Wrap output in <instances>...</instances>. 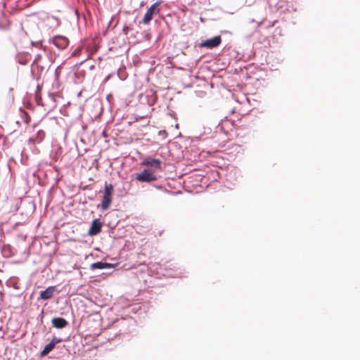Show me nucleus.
Returning a JSON list of instances; mask_svg holds the SVG:
<instances>
[{"instance_id": "nucleus-25", "label": "nucleus", "mask_w": 360, "mask_h": 360, "mask_svg": "<svg viewBox=\"0 0 360 360\" xmlns=\"http://www.w3.org/2000/svg\"><path fill=\"white\" fill-rule=\"evenodd\" d=\"M154 186L158 189V190H161L162 188V185H154Z\"/></svg>"}, {"instance_id": "nucleus-13", "label": "nucleus", "mask_w": 360, "mask_h": 360, "mask_svg": "<svg viewBox=\"0 0 360 360\" xmlns=\"http://www.w3.org/2000/svg\"><path fill=\"white\" fill-rule=\"evenodd\" d=\"M84 77V71L74 72L73 82L75 84H79V83L82 82V80Z\"/></svg>"}, {"instance_id": "nucleus-15", "label": "nucleus", "mask_w": 360, "mask_h": 360, "mask_svg": "<svg viewBox=\"0 0 360 360\" xmlns=\"http://www.w3.org/2000/svg\"><path fill=\"white\" fill-rule=\"evenodd\" d=\"M113 191H114L113 185L111 184H108L105 182L103 192L105 193H108V194H110V195H112Z\"/></svg>"}, {"instance_id": "nucleus-10", "label": "nucleus", "mask_w": 360, "mask_h": 360, "mask_svg": "<svg viewBox=\"0 0 360 360\" xmlns=\"http://www.w3.org/2000/svg\"><path fill=\"white\" fill-rule=\"evenodd\" d=\"M51 323L52 326L56 329H63L69 325L68 321L65 319L59 316L53 317Z\"/></svg>"}, {"instance_id": "nucleus-31", "label": "nucleus", "mask_w": 360, "mask_h": 360, "mask_svg": "<svg viewBox=\"0 0 360 360\" xmlns=\"http://www.w3.org/2000/svg\"><path fill=\"white\" fill-rule=\"evenodd\" d=\"M37 44V42H34V41H32V42H31V44H32V46H34V45H35V44Z\"/></svg>"}, {"instance_id": "nucleus-6", "label": "nucleus", "mask_w": 360, "mask_h": 360, "mask_svg": "<svg viewBox=\"0 0 360 360\" xmlns=\"http://www.w3.org/2000/svg\"><path fill=\"white\" fill-rule=\"evenodd\" d=\"M58 49L63 50L65 49L69 44V40L67 37L61 35H56L50 39Z\"/></svg>"}, {"instance_id": "nucleus-3", "label": "nucleus", "mask_w": 360, "mask_h": 360, "mask_svg": "<svg viewBox=\"0 0 360 360\" xmlns=\"http://www.w3.org/2000/svg\"><path fill=\"white\" fill-rule=\"evenodd\" d=\"M140 165L156 173L158 171L162 170V162L160 159L146 156L142 159Z\"/></svg>"}, {"instance_id": "nucleus-17", "label": "nucleus", "mask_w": 360, "mask_h": 360, "mask_svg": "<svg viewBox=\"0 0 360 360\" xmlns=\"http://www.w3.org/2000/svg\"><path fill=\"white\" fill-rule=\"evenodd\" d=\"M60 67H61V65H58L55 70V72H54L55 80L59 79Z\"/></svg>"}, {"instance_id": "nucleus-21", "label": "nucleus", "mask_w": 360, "mask_h": 360, "mask_svg": "<svg viewBox=\"0 0 360 360\" xmlns=\"http://www.w3.org/2000/svg\"><path fill=\"white\" fill-rule=\"evenodd\" d=\"M129 30H130V29H129V26H128V25H124V27H123V28H122V32H123V33H124L126 36H127V34H128V32H129Z\"/></svg>"}, {"instance_id": "nucleus-34", "label": "nucleus", "mask_w": 360, "mask_h": 360, "mask_svg": "<svg viewBox=\"0 0 360 360\" xmlns=\"http://www.w3.org/2000/svg\"><path fill=\"white\" fill-rule=\"evenodd\" d=\"M32 205L33 208L34 209V207H35L34 204L32 203Z\"/></svg>"}, {"instance_id": "nucleus-26", "label": "nucleus", "mask_w": 360, "mask_h": 360, "mask_svg": "<svg viewBox=\"0 0 360 360\" xmlns=\"http://www.w3.org/2000/svg\"><path fill=\"white\" fill-rule=\"evenodd\" d=\"M176 276L178 277H184V275H183V274H181V273L176 274Z\"/></svg>"}, {"instance_id": "nucleus-28", "label": "nucleus", "mask_w": 360, "mask_h": 360, "mask_svg": "<svg viewBox=\"0 0 360 360\" xmlns=\"http://www.w3.org/2000/svg\"><path fill=\"white\" fill-rule=\"evenodd\" d=\"M75 15L79 17V11L76 9L75 10Z\"/></svg>"}, {"instance_id": "nucleus-14", "label": "nucleus", "mask_w": 360, "mask_h": 360, "mask_svg": "<svg viewBox=\"0 0 360 360\" xmlns=\"http://www.w3.org/2000/svg\"><path fill=\"white\" fill-rule=\"evenodd\" d=\"M117 76L119 79L122 81H124L127 77V74L126 72L125 68H120L117 70Z\"/></svg>"}, {"instance_id": "nucleus-22", "label": "nucleus", "mask_w": 360, "mask_h": 360, "mask_svg": "<svg viewBox=\"0 0 360 360\" xmlns=\"http://www.w3.org/2000/svg\"><path fill=\"white\" fill-rule=\"evenodd\" d=\"M41 58V54H37L35 56V58L32 63V65L34 63H37V61H39L40 59Z\"/></svg>"}, {"instance_id": "nucleus-32", "label": "nucleus", "mask_w": 360, "mask_h": 360, "mask_svg": "<svg viewBox=\"0 0 360 360\" xmlns=\"http://www.w3.org/2000/svg\"><path fill=\"white\" fill-rule=\"evenodd\" d=\"M29 141H34L33 138H30V139H29Z\"/></svg>"}, {"instance_id": "nucleus-30", "label": "nucleus", "mask_w": 360, "mask_h": 360, "mask_svg": "<svg viewBox=\"0 0 360 360\" xmlns=\"http://www.w3.org/2000/svg\"><path fill=\"white\" fill-rule=\"evenodd\" d=\"M38 68L41 70V71H42L44 70V67L43 66H39Z\"/></svg>"}, {"instance_id": "nucleus-19", "label": "nucleus", "mask_w": 360, "mask_h": 360, "mask_svg": "<svg viewBox=\"0 0 360 360\" xmlns=\"http://www.w3.org/2000/svg\"><path fill=\"white\" fill-rule=\"evenodd\" d=\"M124 319H117L116 320H115L112 323V326H118V324L120 323V322H124Z\"/></svg>"}, {"instance_id": "nucleus-24", "label": "nucleus", "mask_w": 360, "mask_h": 360, "mask_svg": "<svg viewBox=\"0 0 360 360\" xmlns=\"http://www.w3.org/2000/svg\"><path fill=\"white\" fill-rule=\"evenodd\" d=\"M86 60H82V62L77 63L74 65L73 68L76 69L78 68Z\"/></svg>"}, {"instance_id": "nucleus-23", "label": "nucleus", "mask_w": 360, "mask_h": 360, "mask_svg": "<svg viewBox=\"0 0 360 360\" xmlns=\"http://www.w3.org/2000/svg\"><path fill=\"white\" fill-rule=\"evenodd\" d=\"M18 62L21 65L27 64V60L25 59H19Z\"/></svg>"}, {"instance_id": "nucleus-9", "label": "nucleus", "mask_w": 360, "mask_h": 360, "mask_svg": "<svg viewBox=\"0 0 360 360\" xmlns=\"http://www.w3.org/2000/svg\"><path fill=\"white\" fill-rule=\"evenodd\" d=\"M118 265V263H109L103 261H98L92 263L90 266L91 270L112 269Z\"/></svg>"}, {"instance_id": "nucleus-5", "label": "nucleus", "mask_w": 360, "mask_h": 360, "mask_svg": "<svg viewBox=\"0 0 360 360\" xmlns=\"http://www.w3.org/2000/svg\"><path fill=\"white\" fill-rule=\"evenodd\" d=\"M221 43V37L220 35H217L213 37L207 39L202 41L198 46L200 48H206L207 49H213L218 47Z\"/></svg>"}, {"instance_id": "nucleus-35", "label": "nucleus", "mask_w": 360, "mask_h": 360, "mask_svg": "<svg viewBox=\"0 0 360 360\" xmlns=\"http://www.w3.org/2000/svg\"><path fill=\"white\" fill-rule=\"evenodd\" d=\"M110 77V75L107 76L106 79H108Z\"/></svg>"}, {"instance_id": "nucleus-27", "label": "nucleus", "mask_w": 360, "mask_h": 360, "mask_svg": "<svg viewBox=\"0 0 360 360\" xmlns=\"http://www.w3.org/2000/svg\"><path fill=\"white\" fill-rule=\"evenodd\" d=\"M192 139H193V140H198V139H200V136H194Z\"/></svg>"}, {"instance_id": "nucleus-7", "label": "nucleus", "mask_w": 360, "mask_h": 360, "mask_svg": "<svg viewBox=\"0 0 360 360\" xmlns=\"http://www.w3.org/2000/svg\"><path fill=\"white\" fill-rule=\"evenodd\" d=\"M103 223L100 219H93L88 231V234L91 236H96L101 232Z\"/></svg>"}, {"instance_id": "nucleus-33", "label": "nucleus", "mask_w": 360, "mask_h": 360, "mask_svg": "<svg viewBox=\"0 0 360 360\" xmlns=\"http://www.w3.org/2000/svg\"><path fill=\"white\" fill-rule=\"evenodd\" d=\"M94 65H91V66L90 67V69H91V70H92V69H94Z\"/></svg>"}, {"instance_id": "nucleus-8", "label": "nucleus", "mask_w": 360, "mask_h": 360, "mask_svg": "<svg viewBox=\"0 0 360 360\" xmlns=\"http://www.w3.org/2000/svg\"><path fill=\"white\" fill-rule=\"evenodd\" d=\"M57 291L56 286L50 285L47 287L45 290H41L39 292V297H38V300H49L52 298L55 292Z\"/></svg>"}, {"instance_id": "nucleus-20", "label": "nucleus", "mask_w": 360, "mask_h": 360, "mask_svg": "<svg viewBox=\"0 0 360 360\" xmlns=\"http://www.w3.org/2000/svg\"><path fill=\"white\" fill-rule=\"evenodd\" d=\"M9 27V23H2L1 22H0V30H6Z\"/></svg>"}, {"instance_id": "nucleus-29", "label": "nucleus", "mask_w": 360, "mask_h": 360, "mask_svg": "<svg viewBox=\"0 0 360 360\" xmlns=\"http://www.w3.org/2000/svg\"><path fill=\"white\" fill-rule=\"evenodd\" d=\"M112 18H111V20H110V22H108V27H109L111 25V22H112Z\"/></svg>"}, {"instance_id": "nucleus-16", "label": "nucleus", "mask_w": 360, "mask_h": 360, "mask_svg": "<svg viewBox=\"0 0 360 360\" xmlns=\"http://www.w3.org/2000/svg\"><path fill=\"white\" fill-rule=\"evenodd\" d=\"M45 136V133L43 130H39L36 134V138L37 139V143H41Z\"/></svg>"}, {"instance_id": "nucleus-11", "label": "nucleus", "mask_w": 360, "mask_h": 360, "mask_svg": "<svg viewBox=\"0 0 360 360\" xmlns=\"http://www.w3.org/2000/svg\"><path fill=\"white\" fill-rule=\"evenodd\" d=\"M112 195L103 192V195L101 200V209L107 210L112 202Z\"/></svg>"}, {"instance_id": "nucleus-18", "label": "nucleus", "mask_w": 360, "mask_h": 360, "mask_svg": "<svg viewBox=\"0 0 360 360\" xmlns=\"http://www.w3.org/2000/svg\"><path fill=\"white\" fill-rule=\"evenodd\" d=\"M50 342H51L52 343L53 342V345L56 346V344L62 342V339L60 338L53 337Z\"/></svg>"}, {"instance_id": "nucleus-4", "label": "nucleus", "mask_w": 360, "mask_h": 360, "mask_svg": "<svg viewBox=\"0 0 360 360\" xmlns=\"http://www.w3.org/2000/svg\"><path fill=\"white\" fill-rule=\"evenodd\" d=\"M160 2L159 1L153 4L146 11V13L140 23L144 25L148 24L153 18V16L160 12L159 5Z\"/></svg>"}, {"instance_id": "nucleus-1", "label": "nucleus", "mask_w": 360, "mask_h": 360, "mask_svg": "<svg viewBox=\"0 0 360 360\" xmlns=\"http://www.w3.org/2000/svg\"><path fill=\"white\" fill-rule=\"evenodd\" d=\"M220 121L221 120L212 115H205L201 121L203 127L202 134L210 135V139L214 138V134H217L219 131H223V127L220 124Z\"/></svg>"}, {"instance_id": "nucleus-12", "label": "nucleus", "mask_w": 360, "mask_h": 360, "mask_svg": "<svg viewBox=\"0 0 360 360\" xmlns=\"http://www.w3.org/2000/svg\"><path fill=\"white\" fill-rule=\"evenodd\" d=\"M55 345H53V342H49L48 344H46L44 349L40 352V356L41 357L47 356L53 349L55 348Z\"/></svg>"}, {"instance_id": "nucleus-2", "label": "nucleus", "mask_w": 360, "mask_h": 360, "mask_svg": "<svg viewBox=\"0 0 360 360\" xmlns=\"http://www.w3.org/2000/svg\"><path fill=\"white\" fill-rule=\"evenodd\" d=\"M134 179L141 183H152L158 180V176L154 171L144 168L141 172L134 174Z\"/></svg>"}]
</instances>
